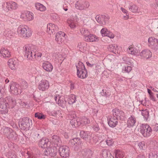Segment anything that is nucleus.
<instances>
[{"instance_id": "1", "label": "nucleus", "mask_w": 158, "mask_h": 158, "mask_svg": "<svg viewBox=\"0 0 158 158\" xmlns=\"http://www.w3.org/2000/svg\"><path fill=\"white\" fill-rule=\"evenodd\" d=\"M17 32L21 37L27 39L31 36L32 31V29L27 26L21 25L18 27Z\"/></svg>"}, {"instance_id": "2", "label": "nucleus", "mask_w": 158, "mask_h": 158, "mask_svg": "<svg viewBox=\"0 0 158 158\" xmlns=\"http://www.w3.org/2000/svg\"><path fill=\"white\" fill-rule=\"evenodd\" d=\"M77 69V77L81 79H84L88 76L87 71L83 64L79 61L76 65Z\"/></svg>"}, {"instance_id": "3", "label": "nucleus", "mask_w": 158, "mask_h": 158, "mask_svg": "<svg viewBox=\"0 0 158 158\" xmlns=\"http://www.w3.org/2000/svg\"><path fill=\"white\" fill-rule=\"evenodd\" d=\"M18 7L17 3L13 1L4 2L3 3L2 6V9L6 12L15 10Z\"/></svg>"}, {"instance_id": "4", "label": "nucleus", "mask_w": 158, "mask_h": 158, "mask_svg": "<svg viewBox=\"0 0 158 158\" xmlns=\"http://www.w3.org/2000/svg\"><path fill=\"white\" fill-rule=\"evenodd\" d=\"M139 131L144 137H148L151 135L152 130L148 125L143 124L140 125Z\"/></svg>"}, {"instance_id": "5", "label": "nucleus", "mask_w": 158, "mask_h": 158, "mask_svg": "<svg viewBox=\"0 0 158 158\" xmlns=\"http://www.w3.org/2000/svg\"><path fill=\"white\" fill-rule=\"evenodd\" d=\"M35 48L34 46L29 44L26 45L23 47L24 56L28 60H30L31 59H32V55H33Z\"/></svg>"}, {"instance_id": "6", "label": "nucleus", "mask_w": 158, "mask_h": 158, "mask_svg": "<svg viewBox=\"0 0 158 158\" xmlns=\"http://www.w3.org/2000/svg\"><path fill=\"white\" fill-rule=\"evenodd\" d=\"M89 6V2L85 0H78L75 4V8L80 10H86Z\"/></svg>"}, {"instance_id": "7", "label": "nucleus", "mask_w": 158, "mask_h": 158, "mask_svg": "<svg viewBox=\"0 0 158 158\" xmlns=\"http://www.w3.org/2000/svg\"><path fill=\"white\" fill-rule=\"evenodd\" d=\"M148 46L155 51L158 50V40L154 37H149L148 40Z\"/></svg>"}, {"instance_id": "8", "label": "nucleus", "mask_w": 158, "mask_h": 158, "mask_svg": "<svg viewBox=\"0 0 158 158\" xmlns=\"http://www.w3.org/2000/svg\"><path fill=\"white\" fill-rule=\"evenodd\" d=\"M69 118L70 120V124L73 127H77L80 125V123L79 121V119L77 118L74 112L69 114Z\"/></svg>"}, {"instance_id": "9", "label": "nucleus", "mask_w": 158, "mask_h": 158, "mask_svg": "<svg viewBox=\"0 0 158 158\" xmlns=\"http://www.w3.org/2000/svg\"><path fill=\"white\" fill-rule=\"evenodd\" d=\"M20 17L24 21H30L34 19V15L31 11H25L21 13Z\"/></svg>"}, {"instance_id": "10", "label": "nucleus", "mask_w": 158, "mask_h": 158, "mask_svg": "<svg viewBox=\"0 0 158 158\" xmlns=\"http://www.w3.org/2000/svg\"><path fill=\"white\" fill-rule=\"evenodd\" d=\"M96 19L98 23L101 25L103 26L106 25L107 23L109 18L107 15H99L96 16Z\"/></svg>"}, {"instance_id": "11", "label": "nucleus", "mask_w": 158, "mask_h": 158, "mask_svg": "<svg viewBox=\"0 0 158 158\" xmlns=\"http://www.w3.org/2000/svg\"><path fill=\"white\" fill-rule=\"evenodd\" d=\"M29 121L30 119L28 118H23L19 124L20 128L23 130H28L30 126Z\"/></svg>"}, {"instance_id": "12", "label": "nucleus", "mask_w": 158, "mask_h": 158, "mask_svg": "<svg viewBox=\"0 0 158 158\" xmlns=\"http://www.w3.org/2000/svg\"><path fill=\"white\" fill-rule=\"evenodd\" d=\"M49 87V83L48 81L46 80H42L39 82L38 88L42 91H44L47 90Z\"/></svg>"}, {"instance_id": "13", "label": "nucleus", "mask_w": 158, "mask_h": 158, "mask_svg": "<svg viewBox=\"0 0 158 158\" xmlns=\"http://www.w3.org/2000/svg\"><path fill=\"white\" fill-rule=\"evenodd\" d=\"M59 151L60 156L63 158H66L69 156V148L68 146H64L60 147Z\"/></svg>"}, {"instance_id": "14", "label": "nucleus", "mask_w": 158, "mask_h": 158, "mask_svg": "<svg viewBox=\"0 0 158 158\" xmlns=\"http://www.w3.org/2000/svg\"><path fill=\"white\" fill-rule=\"evenodd\" d=\"M66 34L62 31H60L57 33L56 35L55 40L59 44H62L66 38Z\"/></svg>"}, {"instance_id": "15", "label": "nucleus", "mask_w": 158, "mask_h": 158, "mask_svg": "<svg viewBox=\"0 0 158 158\" xmlns=\"http://www.w3.org/2000/svg\"><path fill=\"white\" fill-rule=\"evenodd\" d=\"M100 33L102 36H107L111 39L114 38L115 36L114 33L105 27H103L101 30Z\"/></svg>"}, {"instance_id": "16", "label": "nucleus", "mask_w": 158, "mask_h": 158, "mask_svg": "<svg viewBox=\"0 0 158 158\" xmlns=\"http://www.w3.org/2000/svg\"><path fill=\"white\" fill-rule=\"evenodd\" d=\"M10 87L9 91L11 94L15 95H17L19 94V91H20L19 89V85L13 82L10 83Z\"/></svg>"}, {"instance_id": "17", "label": "nucleus", "mask_w": 158, "mask_h": 158, "mask_svg": "<svg viewBox=\"0 0 158 158\" xmlns=\"http://www.w3.org/2000/svg\"><path fill=\"white\" fill-rule=\"evenodd\" d=\"M55 99L57 103L60 106L64 107L66 106V102L63 96H56L55 97Z\"/></svg>"}, {"instance_id": "18", "label": "nucleus", "mask_w": 158, "mask_h": 158, "mask_svg": "<svg viewBox=\"0 0 158 158\" xmlns=\"http://www.w3.org/2000/svg\"><path fill=\"white\" fill-rule=\"evenodd\" d=\"M58 27L53 23H49L47 25V32L49 34H53L55 31H58Z\"/></svg>"}, {"instance_id": "19", "label": "nucleus", "mask_w": 158, "mask_h": 158, "mask_svg": "<svg viewBox=\"0 0 158 158\" xmlns=\"http://www.w3.org/2000/svg\"><path fill=\"white\" fill-rule=\"evenodd\" d=\"M11 52L7 48H2L0 50V56L4 58H9L11 56Z\"/></svg>"}, {"instance_id": "20", "label": "nucleus", "mask_w": 158, "mask_h": 158, "mask_svg": "<svg viewBox=\"0 0 158 158\" xmlns=\"http://www.w3.org/2000/svg\"><path fill=\"white\" fill-rule=\"evenodd\" d=\"M152 52L148 49L142 50L140 53V56L143 59H148L152 57Z\"/></svg>"}, {"instance_id": "21", "label": "nucleus", "mask_w": 158, "mask_h": 158, "mask_svg": "<svg viewBox=\"0 0 158 158\" xmlns=\"http://www.w3.org/2000/svg\"><path fill=\"white\" fill-rule=\"evenodd\" d=\"M91 135V133L89 131H82L80 132V136L81 137L89 143L90 142Z\"/></svg>"}, {"instance_id": "22", "label": "nucleus", "mask_w": 158, "mask_h": 158, "mask_svg": "<svg viewBox=\"0 0 158 158\" xmlns=\"http://www.w3.org/2000/svg\"><path fill=\"white\" fill-rule=\"evenodd\" d=\"M42 67L46 71L51 72L53 69V66L49 62L46 61L42 63Z\"/></svg>"}, {"instance_id": "23", "label": "nucleus", "mask_w": 158, "mask_h": 158, "mask_svg": "<svg viewBox=\"0 0 158 158\" xmlns=\"http://www.w3.org/2000/svg\"><path fill=\"white\" fill-rule=\"evenodd\" d=\"M112 112L113 117L116 118L118 119V118L121 119L122 117L124 116V112L117 108H115L113 110Z\"/></svg>"}, {"instance_id": "24", "label": "nucleus", "mask_w": 158, "mask_h": 158, "mask_svg": "<svg viewBox=\"0 0 158 158\" xmlns=\"http://www.w3.org/2000/svg\"><path fill=\"white\" fill-rule=\"evenodd\" d=\"M57 152V150L56 148H48L46 149L44 152L45 155H50L51 156H54L56 155Z\"/></svg>"}, {"instance_id": "25", "label": "nucleus", "mask_w": 158, "mask_h": 158, "mask_svg": "<svg viewBox=\"0 0 158 158\" xmlns=\"http://www.w3.org/2000/svg\"><path fill=\"white\" fill-rule=\"evenodd\" d=\"M42 56V53L40 51L38 50L37 48L35 47L34 51L33 52V55H32V59L31 60H39Z\"/></svg>"}, {"instance_id": "26", "label": "nucleus", "mask_w": 158, "mask_h": 158, "mask_svg": "<svg viewBox=\"0 0 158 158\" xmlns=\"http://www.w3.org/2000/svg\"><path fill=\"white\" fill-rule=\"evenodd\" d=\"M127 51L129 54L134 55H138L139 53V50L132 45L128 47Z\"/></svg>"}, {"instance_id": "27", "label": "nucleus", "mask_w": 158, "mask_h": 158, "mask_svg": "<svg viewBox=\"0 0 158 158\" xmlns=\"http://www.w3.org/2000/svg\"><path fill=\"white\" fill-rule=\"evenodd\" d=\"M48 139L45 138H43L40 139L38 142V146L42 148H46L48 146Z\"/></svg>"}, {"instance_id": "28", "label": "nucleus", "mask_w": 158, "mask_h": 158, "mask_svg": "<svg viewBox=\"0 0 158 158\" xmlns=\"http://www.w3.org/2000/svg\"><path fill=\"white\" fill-rule=\"evenodd\" d=\"M136 122V118L133 115L131 116L128 119L127 122V127H131L135 126Z\"/></svg>"}, {"instance_id": "29", "label": "nucleus", "mask_w": 158, "mask_h": 158, "mask_svg": "<svg viewBox=\"0 0 158 158\" xmlns=\"http://www.w3.org/2000/svg\"><path fill=\"white\" fill-rule=\"evenodd\" d=\"M109 126L112 127H115L118 123V119L114 117H111L110 118L108 121Z\"/></svg>"}, {"instance_id": "30", "label": "nucleus", "mask_w": 158, "mask_h": 158, "mask_svg": "<svg viewBox=\"0 0 158 158\" xmlns=\"http://www.w3.org/2000/svg\"><path fill=\"white\" fill-rule=\"evenodd\" d=\"M77 47L79 50L83 52H85L87 49V44L85 42L79 43Z\"/></svg>"}, {"instance_id": "31", "label": "nucleus", "mask_w": 158, "mask_h": 158, "mask_svg": "<svg viewBox=\"0 0 158 158\" xmlns=\"http://www.w3.org/2000/svg\"><path fill=\"white\" fill-rule=\"evenodd\" d=\"M9 106L4 102L0 104V112L1 114H5L8 112Z\"/></svg>"}, {"instance_id": "32", "label": "nucleus", "mask_w": 158, "mask_h": 158, "mask_svg": "<svg viewBox=\"0 0 158 158\" xmlns=\"http://www.w3.org/2000/svg\"><path fill=\"white\" fill-rule=\"evenodd\" d=\"M85 39L87 42H93L96 41L97 39L95 35L90 33L86 37H85Z\"/></svg>"}, {"instance_id": "33", "label": "nucleus", "mask_w": 158, "mask_h": 158, "mask_svg": "<svg viewBox=\"0 0 158 158\" xmlns=\"http://www.w3.org/2000/svg\"><path fill=\"white\" fill-rule=\"evenodd\" d=\"M35 6L37 10L40 12H44L46 10V7L42 4L39 2L35 3Z\"/></svg>"}, {"instance_id": "34", "label": "nucleus", "mask_w": 158, "mask_h": 158, "mask_svg": "<svg viewBox=\"0 0 158 158\" xmlns=\"http://www.w3.org/2000/svg\"><path fill=\"white\" fill-rule=\"evenodd\" d=\"M16 60L14 59H10L8 61V64L11 69L14 70L16 68Z\"/></svg>"}, {"instance_id": "35", "label": "nucleus", "mask_w": 158, "mask_h": 158, "mask_svg": "<svg viewBox=\"0 0 158 158\" xmlns=\"http://www.w3.org/2000/svg\"><path fill=\"white\" fill-rule=\"evenodd\" d=\"M83 158H91L93 154L92 152L90 150H86L82 152Z\"/></svg>"}, {"instance_id": "36", "label": "nucleus", "mask_w": 158, "mask_h": 158, "mask_svg": "<svg viewBox=\"0 0 158 158\" xmlns=\"http://www.w3.org/2000/svg\"><path fill=\"white\" fill-rule=\"evenodd\" d=\"M5 102L9 107V106H13L15 103L14 99L10 96L5 98Z\"/></svg>"}, {"instance_id": "37", "label": "nucleus", "mask_w": 158, "mask_h": 158, "mask_svg": "<svg viewBox=\"0 0 158 158\" xmlns=\"http://www.w3.org/2000/svg\"><path fill=\"white\" fill-rule=\"evenodd\" d=\"M70 142L73 146L75 147L79 146L81 143L80 139L78 138H74L71 139Z\"/></svg>"}, {"instance_id": "38", "label": "nucleus", "mask_w": 158, "mask_h": 158, "mask_svg": "<svg viewBox=\"0 0 158 158\" xmlns=\"http://www.w3.org/2000/svg\"><path fill=\"white\" fill-rule=\"evenodd\" d=\"M118 45L116 44H111L107 47L109 51L115 53L116 52Z\"/></svg>"}, {"instance_id": "39", "label": "nucleus", "mask_w": 158, "mask_h": 158, "mask_svg": "<svg viewBox=\"0 0 158 158\" xmlns=\"http://www.w3.org/2000/svg\"><path fill=\"white\" fill-rule=\"evenodd\" d=\"M76 101V96L74 94H72L69 96L68 100V102L69 104H72L75 103Z\"/></svg>"}, {"instance_id": "40", "label": "nucleus", "mask_w": 158, "mask_h": 158, "mask_svg": "<svg viewBox=\"0 0 158 158\" xmlns=\"http://www.w3.org/2000/svg\"><path fill=\"white\" fill-rule=\"evenodd\" d=\"M52 141L56 144L57 145H60L59 144L61 142V140L59 136L56 135H53L52 137Z\"/></svg>"}, {"instance_id": "41", "label": "nucleus", "mask_w": 158, "mask_h": 158, "mask_svg": "<svg viewBox=\"0 0 158 158\" xmlns=\"http://www.w3.org/2000/svg\"><path fill=\"white\" fill-rule=\"evenodd\" d=\"M16 136L17 135L16 132L11 129L10 131L9 132L8 134H7L6 136L9 139H12L15 138Z\"/></svg>"}, {"instance_id": "42", "label": "nucleus", "mask_w": 158, "mask_h": 158, "mask_svg": "<svg viewBox=\"0 0 158 158\" xmlns=\"http://www.w3.org/2000/svg\"><path fill=\"white\" fill-rule=\"evenodd\" d=\"M129 8L130 11L133 13H139V10L138 7L135 5H130Z\"/></svg>"}, {"instance_id": "43", "label": "nucleus", "mask_w": 158, "mask_h": 158, "mask_svg": "<svg viewBox=\"0 0 158 158\" xmlns=\"http://www.w3.org/2000/svg\"><path fill=\"white\" fill-rule=\"evenodd\" d=\"M141 111H142V115L143 116L144 119L145 120L147 121L148 118L149 116V113L148 111L147 110H142Z\"/></svg>"}, {"instance_id": "44", "label": "nucleus", "mask_w": 158, "mask_h": 158, "mask_svg": "<svg viewBox=\"0 0 158 158\" xmlns=\"http://www.w3.org/2000/svg\"><path fill=\"white\" fill-rule=\"evenodd\" d=\"M80 32L84 37H86L89 33V31L87 29L83 28L80 30Z\"/></svg>"}, {"instance_id": "45", "label": "nucleus", "mask_w": 158, "mask_h": 158, "mask_svg": "<svg viewBox=\"0 0 158 158\" xmlns=\"http://www.w3.org/2000/svg\"><path fill=\"white\" fill-rule=\"evenodd\" d=\"M67 23L69 25V26L71 29H73L75 28L76 27L75 23L73 20L68 19L67 20Z\"/></svg>"}, {"instance_id": "46", "label": "nucleus", "mask_w": 158, "mask_h": 158, "mask_svg": "<svg viewBox=\"0 0 158 158\" xmlns=\"http://www.w3.org/2000/svg\"><path fill=\"white\" fill-rule=\"evenodd\" d=\"M115 158H123L124 154L123 152L119 150H117L115 152Z\"/></svg>"}, {"instance_id": "47", "label": "nucleus", "mask_w": 158, "mask_h": 158, "mask_svg": "<svg viewBox=\"0 0 158 158\" xmlns=\"http://www.w3.org/2000/svg\"><path fill=\"white\" fill-rule=\"evenodd\" d=\"M132 70V67L130 66H124L123 67L122 72L123 73H129Z\"/></svg>"}, {"instance_id": "48", "label": "nucleus", "mask_w": 158, "mask_h": 158, "mask_svg": "<svg viewBox=\"0 0 158 158\" xmlns=\"http://www.w3.org/2000/svg\"><path fill=\"white\" fill-rule=\"evenodd\" d=\"M4 34L6 36L11 38L13 36L14 33L10 30L6 29L4 31Z\"/></svg>"}, {"instance_id": "49", "label": "nucleus", "mask_w": 158, "mask_h": 158, "mask_svg": "<svg viewBox=\"0 0 158 158\" xmlns=\"http://www.w3.org/2000/svg\"><path fill=\"white\" fill-rule=\"evenodd\" d=\"M35 117L39 119H44L46 118V116L44 115L42 113L37 112L35 114Z\"/></svg>"}, {"instance_id": "50", "label": "nucleus", "mask_w": 158, "mask_h": 158, "mask_svg": "<svg viewBox=\"0 0 158 158\" xmlns=\"http://www.w3.org/2000/svg\"><path fill=\"white\" fill-rule=\"evenodd\" d=\"M80 123V124H82L83 125L88 124L90 123V122L89 119L86 117L83 118L81 120Z\"/></svg>"}, {"instance_id": "51", "label": "nucleus", "mask_w": 158, "mask_h": 158, "mask_svg": "<svg viewBox=\"0 0 158 158\" xmlns=\"http://www.w3.org/2000/svg\"><path fill=\"white\" fill-rule=\"evenodd\" d=\"M11 129L9 127H5L2 129V132L3 134L6 136L7 134H8L9 132L10 131V130Z\"/></svg>"}, {"instance_id": "52", "label": "nucleus", "mask_w": 158, "mask_h": 158, "mask_svg": "<svg viewBox=\"0 0 158 158\" xmlns=\"http://www.w3.org/2000/svg\"><path fill=\"white\" fill-rule=\"evenodd\" d=\"M7 156L8 158H18L15 153L11 152H9L7 153Z\"/></svg>"}, {"instance_id": "53", "label": "nucleus", "mask_w": 158, "mask_h": 158, "mask_svg": "<svg viewBox=\"0 0 158 158\" xmlns=\"http://www.w3.org/2000/svg\"><path fill=\"white\" fill-rule=\"evenodd\" d=\"M52 115L54 116L58 115L59 117H62L61 111L60 110L53 111L51 112Z\"/></svg>"}, {"instance_id": "54", "label": "nucleus", "mask_w": 158, "mask_h": 158, "mask_svg": "<svg viewBox=\"0 0 158 158\" xmlns=\"http://www.w3.org/2000/svg\"><path fill=\"white\" fill-rule=\"evenodd\" d=\"M149 158H158V152H153L150 154Z\"/></svg>"}, {"instance_id": "55", "label": "nucleus", "mask_w": 158, "mask_h": 158, "mask_svg": "<svg viewBox=\"0 0 158 158\" xmlns=\"http://www.w3.org/2000/svg\"><path fill=\"white\" fill-rule=\"evenodd\" d=\"M27 158H37V155L34 154L33 152H27Z\"/></svg>"}, {"instance_id": "56", "label": "nucleus", "mask_w": 158, "mask_h": 158, "mask_svg": "<svg viewBox=\"0 0 158 158\" xmlns=\"http://www.w3.org/2000/svg\"><path fill=\"white\" fill-rule=\"evenodd\" d=\"M138 146L140 149L141 150L145 149L146 147L144 141H142L139 143L138 144Z\"/></svg>"}, {"instance_id": "57", "label": "nucleus", "mask_w": 158, "mask_h": 158, "mask_svg": "<svg viewBox=\"0 0 158 158\" xmlns=\"http://www.w3.org/2000/svg\"><path fill=\"white\" fill-rule=\"evenodd\" d=\"M32 138L33 139V140L34 141H37L40 138V137L39 134L35 133L32 135Z\"/></svg>"}, {"instance_id": "58", "label": "nucleus", "mask_w": 158, "mask_h": 158, "mask_svg": "<svg viewBox=\"0 0 158 158\" xmlns=\"http://www.w3.org/2000/svg\"><path fill=\"white\" fill-rule=\"evenodd\" d=\"M103 158H114L110 154H108V153L106 151L104 152H103Z\"/></svg>"}, {"instance_id": "59", "label": "nucleus", "mask_w": 158, "mask_h": 158, "mask_svg": "<svg viewBox=\"0 0 158 158\" xmlns=\"http://www.w3.org/2000/svg\"><path fill=\"white\" fill-rule=\"evenodd\" d=\"M52 19L55 21H58L60 19L58 15L56 14H53L51 16Z\"/></svg>"}, {"instance_id": "60", "label": "nucleus", "mask_w": 158, "mask_h": 158, "mask_svg": "<svg viewBox=\"0 0 158 158\" xmlns=\"http://www.w3.org/2000/svg\"><path fill=\"white\" fill-rule=\"evenodd\" d=\"M53 56L56 58L58 60H61L63 58L62 56L60 53H55L54 54Z\"/></svg>"}, {"instance_id": "61", "label": "nucleus", "mask_w": 158, "mask_h": 158, "mask_svg": "<svg viewBox=\"0 0 158 158\" xmlns=\"http://www.w3.org/2000/svg\"><path fill=\"white\" fill-rule=\"evenodd\" d=\"M106 141L107 144L109 146H111L113 145V142L112 140L111 139L108 138Z\"/></svg>"}, {"instance_id": "62", "label": "nucleus", "mask_w": 158, "mask_h": 158, "mask_svg": "<svg viewBox=\"0 0 158 158\" xmlns=\"http://www.w3.org/2000/svg\"><path fill=\"white\" fill-rule=\"evenodd\" d=\"M102 91L103 93L102 95L106 97H107L110 95V93L109 92L104 91V89H102Z\"/></svg>"}, {"instance_id": "63", "label": "nucleus", "mask_w": 158, "mask_h": 158, "mask_svg": "<svg viewBox=\"0 0 158 158\" xmlns=\"http://www.w3.org/2000/svg\"><path fill=\"white\" fill-rule=\"evenodd\" d=\"M93 128L94 130L96 132L99 131L100 129L97 123L93 126Z\"/></svg>"}, {"instance_id": "64", "label": "nucleus", "mask_w": 158, "mask_h": 158, "mask_svg": "<svg viewBox=\"0 0 158 158\" xmlns=\"http://www.w3.org/2000/svg\"><path fill=\"white\" fill-rule=\"evenodd\" d=\"M21 88L22 89H25L27 87V83L25 81L23 82L21 84Z\"/></svg>"}]
</instances>
